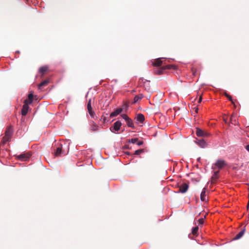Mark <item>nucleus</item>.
<instances>
[{
    "mask_svg": "<svg viewBox=\"0 0 249 249\" xmlns=\"http://www.w3.org/2000/svg\"><path fill=\"white\" fill-rule=\"evenodd\" d=\"M195 142L201 148H204L207 147V144L203 139H196Z\"/></svg>",
    "mask_w": 249,
    "mask_h": 249,
    "instance_id": "obj_5",
    "label": "nucleus"
},
{
    "mask_svg": "<svg viewBox=\"0 0 249 249\" xmlns=\"http://www.w3.org/2000/svg\"><path fill=\"white\" fill-rule=\"evenodd\" d=\"M32 154L30 152L22 153L17 156V158L21 161H26L31 157Z\"/></svg>",
    "mask_w": 249,
    "mask_h": 249,
    "instance_id": "obj_4",
    "label": "nucleus"
},
{
    "mask_svg": "<svg viewBox=\"0 0 249 249\" xmlns=\"http://www.w3.org/2000/svg\"><path fill=\"white\" fill-rule=\"evenodd\" d=\"M197 161H199L200 160V158H198L197 159Z\"/></svg>",
    "mask_w": 249,
    "mask_h": 249,
    "instance_id": "obj_35",
    "label": "nucleus"
},
{
    "mask_svg": "<svg viewBox=\"0 0 249 249\" xmlns=\"http://www.w3.org/2000/svg\"><path fill=\"white\" fill-rule=\"evenodd\" d=\"M198 223L200 225H203L204 223V220L203 218H199L198 220Z\"/></svg>",
    "mask_w": 249,
    "mask_h": 249,
    "instance_id": "obj_29",
    "label": "nucleus"
},
{
    "mask_svg": "<svg viewBox=\"0 0 249 249\" xmlns=\"http://www.w3.org/2000/svg\"><path fill=\"white\" fill-rule=\"evenodd\" d=\"M163 58H159L151 61L152 65L156 67H159L161 66V64H162V61L161 60V59Z\"/></svg>",
    "mask_w": 249,
    "mask_h": 249,
    "instance_id": "obj_10",
    "label": "nucleus"
},
{
    "mask_svg": "<svg viewBox=\"0 0 249 249\" xmlns=\"http://www.w3.org/2000/svg\"><path fill=\"white\" fill-rule=\"evenodd\" d=\"M245 229L242 230L239 233H238L233 238L234 240H238L241 238L245 233Z\"/></svg>",
    "mask_w": 249,
    "mask_h": 249,
    "instance_id": "obj_16",
    "label": "nucleus"
},
{
    "mask_svg": "<svg viewBox=\"0 0 249 249\" xmlns=\"http://www.w3.org/2000/svg\"><path fill=\"white\" fill-rule=\"evenodd\" d=\"M121 116L122 117L123 119H124V120H126L128 117L127 115L125 114H122L121 115Z\"/></svg>",
    "mask_w": 249,
    "mask_h": 249,
    "instance_id": "obj_28",
    "label": "nucleus"
},
{
    "mask_svg": "<svg viewBox=\"0 0 249 249\" xmlns=\"http://www.w3.org/2000/svg\"><path fill=\"white\" fill-rule=\"evenodd\" d=\"M206 188H204L200 194V199L202 201H205L206 200Z\"/></svg>",
    "mask_w": 249,
    "mask_h": 249,
    "instance_id": "obj_15",
    "label": "nucleus"
},
{
    "mask_svg": "<svg viewBox=\"0 0 249 249\" xmlns=\"http://www.w3.org/2000/svg\"><path fill=\"white\" fill-rule=\"evenodd\" d=\"M92 108L91 103H88L87 104V109Z\"/></svg>",
    "mask_w": 249,
    "mask_h": 249,
    "instance_id": "obj_31",
    "label": "nucleus"
},
{
    "mask_svg": "<svg viewBox=\"0 0 249 249\" xmlns=\"http://www.w3.org/2000/svg\"><path fill=\"white\" fill-rule=\"evenodd\" d=\"M143 143V142L142 141H138V142H137L136 144L138 145H142Z\"/></svg>",
    "mask_w": 249,
    "mask_h": 249,
    "instance_id": "obj_30",
    "label": "nucleus"
},
{
    "mask_svg": "<svg viewBox=\"0 0 249 249\" xmlns=\"http://www.w3.org/2000/svg\"><path fill=\"white\" fill-rule=\"evenodd\" d=\"M88 112H89V115L90 116V117L92 119H95V118L96 117V116L95 115V113L94 111L92 110V108L88 109Z\"/></svg>",
    "mask_w": 249,
    "mask_h": 249,
    "instance_id": "obj_20",
    "label": "nucleus"
},
{
    "mask_svg": "<svg viewBox=\"0 0 249 249\" xmlns=\"http://www.w3.org/2000/svg\"><path fill=\"white\" fill-rule=\"evenodd\" d=\"M69 145L70 142H58L56 149H54L55 156L61 157L67 155L69 151Z\"/></svg>",
    "mask_w": 249,
    "mask_h": 249,
    "instance_id": "obj_1",
    "label": "nucleus"
},
{
    "mask_svg": "<svg viewBox=\"0 0 249 249\" xmlns=\"http://www.w3.org/2000/svg\"><path fill=\"white\" fill-rule=\"evenodd\" d=\"M225 96L228 98V99L231 101L232 103H233V102L232 99V97L231 96L228 94L227 93H225Z\"/></svg>",
    "mask_w": 249,
    "mask_h": 249,
    "instance_id": "obj_26",
    "label": "nucleus"
},
{
    "mask_svg": "<svg viewBox=\"0 0 249 249\" xmlns=\"http://www.w3.org/2000/svg\"><path fill=\"white\" fill-rule=\"evenodd\" d=\"M127 125L128 127H131L134 128V124L132 122V120L131 119H130L129 117H128L126 120H125Z\"/></svg>",
    "mask_w": 249,
    "mask_h": 249,
    "instance_id": "obj_14",
    "label": "nucleus"
},
{
    "mask_svg": "<svg viewBox=\"0 0 249 249\" xmlns=\"http://www.w3.org/2000/svg\"><path fill=\"white\" fill-rule=\"evenodd\" d=\"M189 188V185L186 183H184L179 186V190L178 193H186Z\"/></svg>",
    "mask_w": 249,
    "mask_h": 249,
    "instance_id": "obj_7",
    "label": "nucleus"
},
{
    "mask_svg": "<svg viewBox=\"0 0 249 249\" xmlns=\"http://www.w3.org/2000/svg\"><path fill=\"white\" fill-rule=\"evenodd\" d=\"M48 70V67L46 66H43L41 67L39 70V71L40 73H41L42 74H43Z\"/></svg>",
    "mask_w": 249,
    "mask_h": 249,
    "instance_id": "obj_22",
    "label": "nucleus"
},
{
    "mask_svg": "<svg viewBox=\"0 0 249 249\" xmlns=\"http://www.w3.org/2000/svg\"><path fill=\"white\" fill-rule=\"evenodd\" d=\"M143 98L142 94H138L135 96L133 103H136Z\"/></svg>",
    "mask_w": 249,
    "mask_h": 249,
    "instance_id": "obj_18",
    "label": "nucleus"
},
{
    "mask_svg": "<svg viewBox=\"0 0 249 249\" xmlns=\"http://www.w3.org/2000/svg\"><path fill=\"white\" fill-rule=\"evenodd\" d=\"M33 94L32 93H30L28 94V99H27L28 100L27 103L28 104H30L32 103L33 101Z\"/></svg>",
    "mask_w": 249,
    "mask_h": 249,
    "instance_id": "obj_21",
    "label": "nucleus"
},
{
    "mask_svg": "<svg viewBox=\"0 0 249 249\" xmlns=\"http://www.w3.org/2000/svg\"><path fill=\"white\" fill-rule=\"evenodd\" d=\"M27 101H28L27 100H25L24 101V104L23 106V107H22V108L21 110V114L22 116H25L28 113V108H29V107H28L29 104H28Z\"/></svg>",
    "mask_w": 249,
    "mask_h": 249,
    "instance_id": "obj_8",
    "label": "nucleus"
},
{
    "mask_svg": "<svg viewBox=\"0 0 249 249\" xmlns=\"http://www.w3.org/2000/svg\"><path fill=\"white\" fill-rule=\"evenodd\" d=\"M226 163L223 160H217L214 163V165L216 166L218 169H221L226 166Z\"/></svg>",
    "mask_w": 249,
    "mask_h": 249,
    "instance_id": "obj_6",
    "label": "nucleus"
},
{
    "mask_svg": "<svg viewBox=\"0 0 249 249\" xmlns=\"http://www.w3.org/2000/svg\"><path fill=\"white\" fill-rule=\"evenodd\" d=\"M198 231V226H196V227L193 228L192 232L193 235H196Z\"/></svg>",
    "mask_w": 249,
    "mask_h": 249,
    "instance_id": "obj_23",
    "label": "nucleus"
},
{
    "mask_svg": "<svg viewBox=\"0 0 249 249\" xmlns=\"http://www.w3.org/2000/svg\"><path fill=\"white\" fill-rule=\"evenodd\" d=\"M218 174H219L218 171L214 172L213 178H218L217 176H218Z\"/></svg>",
    "mask_w": 249,
    "mask_h": 249,
    "instance_id": "obj_27",
    "label": "nucleus"
},
{
    "mask_svg": "<svg viewBox=\"0 0 249 249\" xmlns=\"http://www.w3.org/2000/svg\"><path fill=\"white\" fill-rule=\"evenodd\" d=\"M122 123L120 121H117L114 123L112 126L110 127V130L114 133H116L120 129Z\"/></svg>",
    "mask_w": 249,
    "mask_h": 249,
    "instance_id": "obj_3",
    "label": "nucleus"
},
{
    "mask_svg": "<svg viewBox=\"0 0 249 249\" xmlns=\"http://www.w3.org/2000/svg\"><path fill=\"white\" fill-rule=\"evenodd\" d=\"M91 99H90L89 101H88V103H91Z\"/></svg>",
    "mask_w": 249,
    "mask_h": 249,
    "instance_id": "obj_34",
    "label": "nucleus"
},
{
    "mask_svg": "<svg viewBox=\"0 0 249 249\" xmlns=\"http://www.w3.org/2000/svg\"><path fill=\"white\" fill-rule=\"evenodd\" d=\"M13 132V130L12 126H8L6 128L5 132V136L3 138V141L4 143H6L11 140Z\"/></svg>",
    "mask_w": 249,
    "mask_h": 249,
    "instance_id": "obj_2",
    "label": "nucleus"
},
{
    "mask_svg": "<svg viewBox=\"0 0 249 249\" xmlns=\"http://www.w3.org/2000/svg\"><path fill=\"white\" fill-rule=\"evenodd\" d=\"M49 83V80H45L43 81H42L41 83H40L38 86V88L39 89H41V88L43 86H45L46 85H47L48 84V83Z\"/></svg>",
    "mask_w": 249,
    "mask_h": 249,
    "instance_id": "obj_17",
    "label": "nucleus"
},
{
    "mask_svg": "<svg viewBox=\"0 0 249 249\" xmlns=\"http://www.w3.org/2000/svg\"><path fill=\"white\" fill-rule=\"evenodd\" d=\"M98 125L96 124L94 122H92L90 124L91 130L93 131H97L98 129Z\"/></svg>",
    "mask_w": 249,
    "mask_h": 249,
    "instance_id": "obj_19",
    "label": "nucleus"
},
{
    "mask_svg": "<svg viewBox=\"0 0 249 249\" xmlns=\"http://www.w3.org/2000/svg\"><path fill=\"white\" fill-rule=\"evenodd\" d=\"M143 151V149H139V150H137L135 151V155H140V154H141L142 152Z\"/></svg>",
    "mask_w": 249,
    "mask_h": 249,
    "instance_id": "obj_25",
    "label": "nucleus"
},
{
    "mask_svg": "<svg viewBox=\"0 0 249 249\" xmlns=\"http://www.w3.org/2000/svg\"><path fill=\"white\" fill-rule=\"evenodd\" d=\"M138 138H132L131 139L129 140L128 142L131 143H136L138 142Z\"/></svg>",
    "mask_w": 249,
    "mask_h": 249,
    "instance_id": "obj_24",
    "label": "nucleus"
},
{
    "mask_svg": "<svg viewBox=\"0 0 249 249\" xmlns=\"http://www.w3.org/2000/svg\"><path fill=\"white\" fill-rule=\"evenodd\" d=\"M144 115L141 113L137 114L136 117V121L140 123H143L144 121Z\"/></svg>",
    "mask_w": 249,
    "mask_h": 249,
    "instance_id": "obj_13",
    "label": "nucleus"
},
{
    "mask_svg": "<svg viewBox=\"0 0 249 249\" xmlns=\"http://www.w3.org/2000/svg\"><path fill=\"white\" fill-rule=\"evenodd\" d=\"M122 111H123L122 108H117L110 113V117L111 118L116 117L117 115H118L120 113H121Z\"/></svg>",
    "mask_w": 249,
    "mask_h": 249,
    "instance_id": "obj_12",
    "label": "nucleus"
},
{
    "mask_svg": "<svg viewBox=\"0 0 249 249\" xmlns=\"http://www.w3.org/2000/svg\"><path fill=\"white\" fill-rule=\"evenodd\" d=\"M196 135L198 137H208L209 134L200 128H196Z\"/></svg>",
    "mask_w": 249,
    "mask_h": 249,
    "instance_id": "obj_9",
    "label": "nucleus"
},
{
    "mask_svg": "<svg viewBox=\"0 0 249 249\" xmlns=\"http://www.w3.org/2000/svg\"><path fill=\"white\" fill-rule=\"evenodd\" d=\"M202 97H200L199 98V100H198V103H200L202 101Z\"/></svg>",
    "mask_w": 249,
    "mask_h": 249,
    "instance_id": "obj_33",
    "label": "nucleus"
},
{
    "mask_svg": "<svg viewBox=\"0 0 249 249\" xmlns=\"http://www.w3.org/2000/svg\"><path fill=\"white\" fill-rule=\"evenodd\" d=\"M170 68H171V65H166L164 68L155 70L154 72L156 74L160 75V74L163 73V72L165 70L170 69Z\"/></svg>",
    "mask_w": 249,
    "mask_h": 249,
    "instance_id": "obj_11",
    "label": "nucleus"
},
{
    "mask_svg": "<svg viewBox=\"0 0 249 249\" xmlns=\"http://www.w3.org/2000/svg\"><path fill=\"white\" fill-rule=\"evenodd\" d=\"M246 149L249 152V144L246 145Z\"/></svg>",
    "mask_w": 249,
    "mask_h": 249,
    "instance_id": "obj_32",
    "label": "nucleus"
}]
</instances>
